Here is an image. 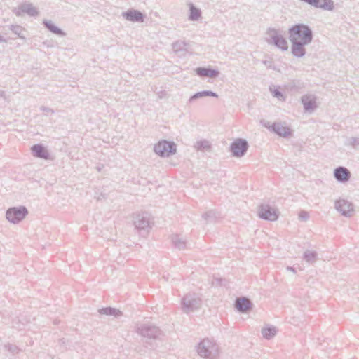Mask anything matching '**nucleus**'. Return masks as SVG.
<instances>
[{
    "label": "nucleus",
    "mask_w": 359,
    "mask_h": 359,
    "mask_svg": "<svg viewBox=\"0 0 359 359\" xmlns=\"http://www.w3.org/2000/svg\"><path fill=\"white\" fill-rule=\"evenodd\" d=\"M288 34L292 54L295 57H303L306 53L305 46L313 39L312 29L306 24L297 23L288 29Z\"/></svg>",
    "instance_id": "f257e3e1"
},
{
    "label": "nucleus",
    "mask_w": 359,
    "mask_h": 359,
    "mask_svg": "<svg viewBox=\"0 0 359 359\" xmlns=\"http://www.w3.org/2000/svg\"><path fill=\"white\" fill-rule=\"evenodd\" d=\"M282 32L273 27H269L266 31L265 40L269 45H273L282 51L288 50V43L283 36Z\"/></svg>",
    "instance_id": "f03ea898"
},
{
    "label": "nucleus",
    "mask_w": 359,
    "mask_h": 359,
    "mask_svg": "<svg viewBox=\"0 0 359 359\" xmlns=\"http://www.w3.org/2000/svg\"><path fill=\"white\" fill-rule=\"evenodd\" d=\"M197 353L203 358L215 359L219 354V348L213 341L204 339L198 344Z\"/></svg>",
    "instance_id": "7ed1b4c3"
},
{
    "label": "nucleus",
    "mask_w": 359,
    "mask_h": 359,
    "mask_svg": "<svg viewBox=\"0 0 359 359\" xmlns=\"http://www.w3.org/2000/svg\"><path fill=\"white\" fill-rule=\"evenodd\" d=\"M201 304V299L196 294L189 293L182 299V310L185 313H189L200 309Z\"/></svg>",
    "instance_id": "20e7f679"
},
{
    "label": "nucleus",
    "mask_w": 359,
    "mask_h": 359,
    "mask_svg": "<svg viewBox=\"0 0 359 359\" xmlns=\"http://www.w3.org/2000/svg\"><path fill=\"white\" fill-rule=\"evenodd\" d=\"M136 331L140 335L149 339H158L163 334L159 327L150 324L140 325Z\"/></svg>",
    "instance_id": "39448f33"
},
{
    "label": "nucleus",
    "mask_w": 359,
    "mask_h": 359,
    "mask_svg": "<svg viewBox=\"0 0 359 359\" xmlns=\"http://www.w3.org/2000/svg\"><path fill=\"white\" fill-rule=\"evenodd\" d=\"M28 215V210L25 206L12 207L6 212V219L13 224H18Z\"/></svg>",
    "instance_id": "423d86ee"
},
{
    "label": "nucleus",
    "mask_w": 359,
    "mask_h": 359,
    "mask_svg": "<svg viewBox=\"0 0 359 359\" xmlns=\"http://www.w3.org/2000/svg\"><path fill=\"white\" fill-rule=\"evenodd\" d=\"M154 150L161 157H168L176 153V144L173 142L162 140L154 145Z\"/></svg>",
    "instance_id": "0eeeda50"
},
{
    "label": "nucleus",
    "mask_w": 359,
    "mask_h": 359,
    "mask_svg": "<svg viewBox=\"0 0 359 359\" xmlns=\"http://www.w3.org/2000/svg\"><path fill=\"white\" fill-rule=\"evenodd\" d=\"M248 147V142L246 140L238 138L231 144L230 150L234 157L241 158L245 156Z\"/></svg>",
    "instance_id": "6e6552de"
},
{
    "label": "nucleus",
    "mask_w": 359,
    "mask_h": 359,
    "mask_svg": "<svg viewBox=\"0 0 359 359\" xmlns=\"http://www.w3.org/2000/svg\"><path fill=\"white\" fill-rule=\"evenodd\" d=\"M258 215L264 220L276 221L278 218V211L269 204L263 203L259 207Z\"/></svg>",
    "instance_id": "1a4fd4ad"
},
{
    "label": "nucleus",
    "mask_w": 359,
    "mask_h": 359,
    "mask_svg": "<svg viewBox=\"0 0 359 359\" xmlns=\"http://www.w3.org/2000/svg\"><path fill=\"white\" fill-rule=\"evenodd\" d=\"M334 208L346 217H351L354 212L353 204L345 199L337 200L334 203Z\"/></svg>",
    "instance_id": "9d476101"
},
{
    "label": "nucleus",
    "mask_w": 359,
    "mask_h": 359,
    "mask_svg": "<svg viewBox=\"0 0 359 359\" xmlns=\"http://www.w3.org/2000/svg\"><path fill=\"white\" fill-rule=\"evenodd\" d=\"M265 127L280 137H287L292 134L291 129L280 122H275L272 125H269L268 123Z\"/></svg>",
    "instance_id": "9b49d317"
},
{
    "label": "nucleus",
    "mask_w": 359,
    "mask_h": 359,
    "mask_svg": "<svg viewBox=\"0 0 359 359\" xmlns=\"http://www.w3.org/2000/svg\"><path fill=\"white\" fill-rule=\"evenodd\" d=\"M134 226L138 231H148L150 228L149 218L146 214H137L134 218Z\"/></svg>",
    "instance_id": "f8f14e48"
},
{
    "label": "nucleus",
    "mask_w": 359,
    "mask_h": 359,
    "mask_svg": "<svg viewBox=\"0 0 359 359\" xmlns=\"http://www.w3.org/2000/svg\"><path fill=\"white\" fill-rule=\"evenodd\" d=\"M234 306L238 312L245 313L252 310L253 304L248 298L241 297L236 298Z\"/></svg>",
    "instance_id": "ddd939ff"
},
{
    "label": "nucleus",
    "mask_w": 359,
    "mask_h": 359,
    "mask_svg": "<svg viewBox=\"0 0 359 359\" xmlns=\"http://www.w3.org/2000/svg\"><path fill=\"white\" fill-rule=\"evenodd\" d=\"M124 18L128 21L134 22H142L144 20V15L140 11L130 9L122 13Z\"/></svg>",
    "instance_id": "4468645a"
},
{
    "label": "nucleus",
    "mask_w": 359,
    "mask_h": 359,
    "mask_svg": "<svg viewBox=\"0 0 359 359\" xmlns=\"http://www.w3.org/2000/svg\"><path fill=\"white\" fill-rule=\"evenodd\" d=\"M334 176L338 182L345 183L349 181L351 174L348 168L339 166L334 169Z\"/></svg>",
    "instance_id": "2eb2a0df"
},
{
    "label": "nucleus",
    "mask_w": 359,
    "mask_h": 359,
    "mask_svg": "<svg viewBox=\"0 0 359 359\" xmlns=\"http://www.w3.org/2000/svg\"><path fill=\"white\" fill-rule=\"evenodd\" d=\"M189 48V43L182 40H177L172 44V48L174 53L180 57L186 55Z\"/></svg>",
    "instance_id": "dca6fc26"
},
{
    "label": "nucleus",
    "mask_w": 359,
    "mask_h": 359,
    "mask_svg": "<svg viewBox=\"0 0 359 359\" xmlns=\"http://www.w3.org/2000/svg\"><path fill=\"white\" fill-rule=\"evenodd\" d=\"M306 111H312L316 109V97L312 95H304L301 98Z\"/></svg>",
    "instance_id": "f3484780"
},
{
    "label": "nucleus",
    "mask_w": 359,
    "mask_h": 359,
    "mask_svg": "<svg viewBox=\"0 0 359 359\" xmlns=\"http://www.w3.org/2000/svg\"><path fill=\"white\" fill-rule=\"evenodd\" d=\"M32 154L34 156L42 159H48L49 153L46 147L41 144H36L32 147L31 148Z\"/></svg>",
    "instance_id": "a211bd4d"
},
{
    "label": "nucleus",
    "mask_w": 359,
    "mask_h": 359,
    "mask_svg": "<svg viewBox=\"0 0 359 359\" xmlns=\"http://www.w3.org/2000/svg\"><path fill=\"white\" fill-rule=\"evenodd\" d=\"M197 75L202 77L216 78L219 76V72L210 67H198L196 69Z\"/></svg>",
    "instance_id": "6ab92c4d"
},
{
    "label": "nucleus",
    "mask_w": 359,
    "mask_h": 359,
    "mask_svg": "<svg viewBox=\"0 0 359 359\" xmlns=\"http://www.w3.org/2000/svg\"><path fill=\"white\" fill-rule=\"evenodd\" d=\"M43 25L50 32L57 36H65L66 35V33L64 31H62L60 28L55 25L51 20H44L43 21Z\"/></svg>",
    "instance_id": "aec40b11"
},
{
    "label": "nucleus",
    "mask_w": 359,
    "mask_h": 359,
    "mask_svg": "<svg viewBox=\"0 0 359 359\" xmlns=\"http://www.w3.org/2000/svg\"><path fill=\"white\" fill-rule=\"evenodd\" d=\"M205 97H218V95L211 90H203L198 92L193 95H191L189 99V103H192L197 99L203 98Z\"/></svg>",
    "instance_id": "412c9836"
},
{
    "label": "nucleus",
    "mask_w": 359,
    "mask_h": 359,
    "mask_svg": "<svg viewBox=\"0 0 359 359\" xmlns=\"http://www.w3.org/2000/svg\"><path fill=\"white\" fill-rule=\"evenodd\" d=\"M189 8V20L190 21H197L201 18V11L196 8L192 3L188 4Z\"/></svg>",
    "instance_id": "4be33fe9"
},
{
    "label": "nucleus",
    "mask_w": 359,
    "mask_h": 359,
    "mask_svg": "<svg viewBox=\"0 0 359 359\" xmlns=\"http://www.w3.org/2000/svg\"><path fill=\"white\" fill-rule=\"evenodd\" d=\"M261 332L264 339L269 340L276 335L278 329L273 325L266 326L262 329Z\"/></svg>",
    "instance_id": "5701e85b"
},
{
    "label": "nucleus",
    "mask_w": 359,
    "mask_h": 359,
    "mask_svg": "<svg viewBox=\"0 0 359 359\" xmlns=\"http://www.w3.org/2000/svg\"><path fill=\"white\" fill-rule=\"evenodd\" d=\"M19 10L30 16H37L39 11L32 4H24L19 7Z\"/></svg>",
    "instance_id": "b1692460"
},
{
    "label": "nucleus",
    "mask_w": 359,
    "mask_h": 359,
    "mask_svg": "<svg viewBox=\"0 0 359 359\" xmlns=\"http://www.w3.org/2000/svg\"><path fill=\"white\" fill-rule=\"evenodd\" d=\"M303 259L309 264H313L318 259L316 251L306 250L303 254Z\"/></svg>",
    "instance_id": "393cba45"
},
{
    "label": "nucleus",
    "mask_w": 359,
    "mask_h": 359,
    "mask_svg": "<svg viewBox=\"0 0 359 359\" xmlns=\"http://www.w3.org/2000/svg\"><path fill=\"white\" fill-rule=\"evenodd\" d=\"M202 217L206 223H213L219 217V215L216 211L211 210L203 214Z\"/></svg>",
    "instance_id": "a878e982"
},
{
    "label": "nucleus",
    "mask_w": 359,
    "mask_h": 359,
    "mask_svg": "<svg viewBox=\"0 0 359 359\" xmlns=\"http://www.w3.org/2000/svg\"><path fill=\"white\" fill-rule=\"evenodd\" d=\"M99 312L100 314H104L107 316H114L115 317H118L122 315V313L121 311L112 308V307H106L102 308L99 310Z\"/></svg>",
    "instance_id": "bb28decb"
},
{
    "label": "nucleus",
    "mask_w": 359,
    "mask_h": 359,
    "mask_svg": "<svg viewBox=\"0 0 359 359\" xmlns=\"http://www.w3.org/2000/svg\"><path fill=\"white\" fill-rule=\"evenodd\" d=\"M172 242L174 246L179 250H184L186 248V241L178 235H174L172 237Z\"/></svg>",
    "instance_id": "cd10ccee"
},
{
    "label": "nucleus",
    "mask_w": 359,
    "mask_h": 359,
    "mask_svg": "<svg viewBox=\"0 0 359 359\" xmlns=\"http://www.w3.org/2000/svg\"><path fill=\"white\" fill-rule=\"evenodd\" d=\"M194 147L197 150L208 151L210 149L211 145L208 140H204L196 142Z\"/></svg>",
    "instance_id": "c85d7f7f"
},
{
    "label": "nucleus",
    "mask_w": 359,
    "mask_h": 359,
    "mask_svg": "<svg viewBox=\"0 0 359 359\" xmlns=\"http://www.w3.org/2000/svg\"><path fill=\"white\" fill-rule=\"evenodd\" d=\"M11 30L16 34L19 38L25 39V36L22 35L24 32V29L20 25H11Z\"/></svg>",
    "instance_id": "c756f323"
},
{
    "label": "nucleus",
    "mask_w": 359,
    "mask_h": 359,
    "mask_svg": "<svg viewBox=\"0 0 359 359\" xmlns=\"http://www.w3.org/2000/svg\"><path fill=\"white\" fill-rule=\"evenodd\" d=\"M270 90L273 97L278 98L279 100H285L283 94L278 88H275L273 90L270 88Z\"/></svg>",
    "instance_id": "7c9ffc66"
},
{
    "label": "nucleus",
    "mask_w": 359,
    "mask_h": 359,
    "mask_svg": "<svg viewBox=\"0 0 359 359\" xmlns=\"http://www.w3.org/2000/svg\"><path fill=\"white\" fill-rule=\"evenodd\" d=\"M6 348L9 351L10 353L13 354H16L19 352L20 349L18 347L15 345L13 344H8L6 346Z\"/></svg>",
    "instance_id": "2f4dec72"
},
{
    "label": "nucleus",
    "mask_w": 359,
    "mask_h": 359,
    "mask_svg": "<svg viewBox=\"0 0 359 359\" xmlns=\"http://www.w3.org/2000/svg\"><path fill=\"white\" fill-rule=\"evenodd\" d=\"M224 281H225V280L222 278L214 277L212 281V285L215 287L222 286Z\"/></svg>",
    "instance_id": "473e14b6"
},
{
    "label": "nucleus",
    "mask_w": 359,
    "mask_h": 359,
    "mask_svg": "<svg viewBox=\"0 0 359 359\" xmlns=\"http://www.w3.org/2000/svg\"><path fill=\"white\" fill-rule=\"evenodd\" d=\"M349 144L353 148H357L359 146V137H352L348 140Z\"/></svg>",
    "instance_id": "72a5a7b5"
},
{
    "label": "nucleus",
    "mask_w": 359,
    "mask_h": 359,
    "mask_svg": "<svg viewBox=\"0 0 359 359\" xmlns=\"http://www.w3.org/2000/svg\"><path fill=\"white\" fill-rule=\"evenodd\" d=\"M309 217V214L308 212L302 210L299 214V218L301 220L306 221Z\"/></svg>",
    "instance_id": "f704fd0d"
},
{
    "label": "nucleus",
    "mask_w": 359,
    "mask_h": 359,
    "mask_svg": "<svg viewBox=\"0 0 359 359\" xmlns=\"http://www.w3.org/2000/svg\"><path fill=\"white\" fill-rule=\"evenodd\" d=\"M262 63L266 66L267 68L275 69V67L273 65V62L270 60H263Z\"/></svg>",
    "instance_id": "c9c22d12"
},
{
    "label": "nucleus",
    "mask_w": 359,
    "mask_h": 359,
    "mask_svg": "<svg viewBox=\"0 0 359 359\" xmlns=\"http://www.w3.org/2000/svg\"><path fill=\"white\" fill-rule=\"evenodd\" d=\"M40 109L42 111H44V112H46V113H50V114H53L54 113V110L48 107H46V106H41L40 107Z\"/></svg>",
    "instance_id": "e433bc0d"
},
{
    "label": "nucleus",
    "mask_w": 359,
    "mask_h": 359,
    "mask_svg": "<svg viewBox=\"0 0 359 359\" xmlns=\"http://www.w3.org/2000/svg\"><path fill=\"white\" fill-rule=\"evenodd\" d=\"M286 269H287V271H292V273H296V272H297V271H296V269H295L294 267H292V266H287V267L286 268Z\"/></svg>",
    "instance_id": "4c0bfd02"
},
{
    "label": "nucleus",
    "mask_w": 359,
    "mask_h": 359,
    "mask_svg": "<svg viewBox=\"0 0 359 359\" xmlns=\"http://www.w3.org/2000/svg\"><path fill=\"white\" fill-rule=\"evenodd\" d=\"M5 41H6L5 39L2 36H0V43L5 42Z\"/></svg>",
    "instance_id": "58836bf2"
},
{
    "label": "nucleus",
    "mask_w": 359,
    "mask_h": 359,
    "mask_svg": "<svg viewBox=\"0 0 359 359\" xmlns=\"http://www.w3.org/2000/svg\"><path fill=\"white\" fill-rule=\"evenodd\" d=\"M16 15H20V12L16 13Z\"/></svg>",
    "instance_id": "ea45409f"
}]
</instances>
